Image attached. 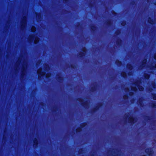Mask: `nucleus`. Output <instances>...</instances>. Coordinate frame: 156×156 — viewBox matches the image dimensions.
<instances>
[{
  "instance_id": "1",
  "label": "nucleus",
  "mask_w": 156,
  "mask_h": 156,
  "mask_svg": "<svg viewBox=\"0 0 156 156\" xmlns=\"http://www.w3.org/2000/svg\"><path fill=\"white\" fill-rule=\"evenodd\" d=\"M140 83L141 82L139 81L135 82V83L133 84L131 87V90L134 91H136L137 90V88L136 87H137L138 88L140 91L143 90L144 89L143 87L140 85Z\"/></svg>"
},
{
  "instance_id": "2",
  "label": "nucleus",
  "mask_w": 156,
  "mask_h": 156,
  "mask_svg": "<svg viewBox=\"0 0 156 156\" xmlns=\"http://www.w3.org/2000/svg\"><path fill=\"white\" fill-rule=\"evenodd\" d=\"M34 39V42L35 44H36L39 41V38L37 37H35L34 35H32L29 36V40L30 41H31Z\"/></svg>"
},
{
  "instance_id": "3",
  "label": "nucleus",
  "mask_w": 156,
  "mask_h": 156,
  "mask_svg": "<svg viewBox=\"0 0 156 156\" xmlns=\"http://www.w3.org/2000/svg\"><path fill=\"white\" fill-rule=\"evenodd\" d=\"M41 71V69H39L37 71V73L38 75V77L40 79H41V76L44 75L45 74V73L44 72H42Z\"/></svg>"
},
{
  "instance_id": "4",
  "label": "nucleus",
  "mask_w": 156,
  "mask_h": 156,
  "mask_svg": "<svg viewBox=\"0 0 156 156\" xmlns=\"http://www.w3.org/2000/svg\"><path fill=\"white\" fill-rule=\"evenodd\" d=\"M26 23V17H23L21 22V27L23 28L24 27Z\"/></svg>"
},
{
  "instance_id": "5",
  "label": "nucleus",
  "mask_w": 156,
  "mask_h": 156,
  "mask_svg": "<svg viewBox=\"0 0 156 156\" xmlns=\"http://www.w3.org/2000/svg\"><path fill=\"white\" fill-rule=\"evenodd\" d=\"M145 151L150 156H151L153 153V150L151 148L147 149L145 150Z\"/></svg>"
},
{
  "instance_id": "6",
  "label": "nucleus",
  "mask_w": 156,
  "mask_h": 156,
  "mask_svg": "<svg viewBox=\"0 0 156 156\" xmlns=\"http://www.w3.org/2000/svg\"><path fill=\"white\" fill-rule=\"evenodd\" d=\"M27 67V62L26 61H24L23 63V68H22V74L23 75H24V70H25L26 68Z\"/></svg>"
},
{
  "instance_id": "7",
  "label": "nucleus",
  "mask_w": 156,
  "mask_h": 156,
  "mask_svg": "<svg viewBox=\"0 0 156 156\" xmlns=\"http://www.w3.org/2000/svg\"><path fill=\"white\" fill-rule=\"evenodd\" d=\"M56 78L60 82H61L63 80V78L61 77V75L60 74H58L57 75Z\"/></svg>"
},
{
  "instance_id": "8",
  "label": "nucleus",
  "mask_w": 156,
  "mask_h": 156,
  "mask_svg": "<svg viewBox=\"0 0 156 156\" xmlns=\"http://www.w3.org/2000/svg\"><path fill=\"white\" fill-rule=\"evenodd\" d=\"M149 68L151 69H156V64L154 65L153 64H152Z\"/></svg>"
},
{
  "instance_id": "9",
  "label": "nucleus",
  "mask_w": 156,
  "mask_h": 156,
  "mask_svg": "<svg viewBox=\"0 0 156 156\" xmlns=\"http://www.w3.org/2000/svg\"><path fill=\"white\" fill-rule=\"evenodd\" d=\"M134 121V119L132 117H129V122L130 123H132Z\"/></svg>"
},
{
  "instance_id": "10",
  "label": "nucleus",
  "mask_w": 156,
  "mask_h": 156,
  "mask_svg": "<svg viewBox=\"0 0 156 156\" xmlns=\"http://www.w3.org/2000/svg\"><path fill=\"white\" fill-rule=\"evenodd\" d=\"M148 22L151 24H153L154 23V22L150 18H149L148 20Z\"/></svg>"
},
{
  "instance_id": "11",
  "label": "nucleus",
  "mask_w": 156,
  "mask_h": 156,
  "mask_svg": "<svg viewBox=\"0 0 156 156\" xmlns=\"http://www.w3.org/2000/svg\"><path fill=\"white\" fill-rule=\"evenodd\" d=\"M82 51L83 52V54H82L81 53H80V54L81 56H83L85 55V53L86 52V49L85 48H83Z\"/></svg>"
},
{
  "instance_id": "12",
  "label": "nucleus",
  "mask_w": 156,
  "mask_h": 156,
  "mask_svg": "<svg viewBox=\"0 0 156 156\" xmlns=\"http://www.w3.org/2000/svg\"><path fill=\"white\" fill-rule=\"evenodd\" d=\"M44 67L45 68V70L46 71H48L49 70V67L48 65H47V64H45L44 65Z\"/></svg>"
},
{
  "instance_id": "13",
  "label": "nucleus",
  "mask_w": 156,
  "mask_h": 156,
  "mask_svg": "<svg viewBox=\"0 0 156 156\" xmlns=\"http://www.w3.org/2000/svg\"><path fill=\"white\" fill-rule=\"evenodd\" d=\"M142 100L141 99H140L139 100V103L140 105L141 106H142Z\"/></svg>"
},
{
  "instance_id": "14",
  "label": "nucleus",
  "mask_w": 156,
  "mask_h": 156,
  "mask_svg": "<svg viewBox=\"0 0 156 156\" xmlns=\"http://www.w3.org/2000/svg\"><path fill=\"white\" fill-rule=\"evenodd\" d=\"M37 143V141L36 139L34 141V146H35V145L36 146Z\"/></svg>"
},
{
  "instance_id": "15",
  "label": "nucleus",
  "mask_w": 156,
  "mask_h": 156,
  "mask_svg": "<svg viewBox=\"0 0 156 156\" xmlns=\"http://www.w3.org/2000/svg\"><path fill=\"white\" fill-rule=\"evenodd\" d=\"M116 63L117 65L118 66H120L121 64V62L119 61H116Z\"/></svg>"
},
{
  "instance_id": "16",
  "label": "nucleus",
  "mask_w": 156,
  "mask_h": 156,
  "mask_svg": "<svg viewBox=\"0 0 156 156\" xmlns=\"http://www.w3.org/2000/svg\"><path fill=\"white\" fill-rule=\"evenodd\" d=\"M144 76L146 79H148L149 77V76L147 74H145L144 75Z\"/></svg>"
},
{
  "instance_id": "17",
  "label": "nucleus",
  "mask_w": 156,
  "mask_h": 156,
  "mask_svg": "<svg viewBox=\"0 0 156 156\" xmlns=\"http://www.w3.org/2000/svg\"><path fill=\"white\" fill-rule=\"evenodd\" d=\"M31 31L32 32H34L36 30V28L34 27H33L31 29Z\"/></svg>"
},
{
  "instance_id": "18",
  "label": "nucleus",
  "mask_w": 156,
  "mask_h": 156,
  "mask_svg": "<svg viewBox=\"0 0 156 156\" xmlns=\"http://www.w3.org/2000/svg\"><path fill=\"white\" fill-rule=\"evenodd\" d=\"M127 67L130 69H132V67L130 64L128 65L127 66Z\"/></svg>"
},
{
  "instance_id": "19",
  "label": "nucleus",
  "mask_w": 156,
  "mask_h": 156,
  "mask_svg": "<svg viewBox=\"0 0 156 156\" xmlns=\"http://www.w3.org/2000/svg\"><path fill=\"white\" fill-rule=\"evenodd\" d=\"M122 75L123 77H125L126 76V74L125 72H122Z\"/></svg>"
},
{
  "instance_id": "20",
  "label": "nucleus",
  "mask_w": 156,
  "mask_h": 156,
  "mask_svg": "<svg viewBox=\"0 0 156 156\" xmlns=\"http://www.w3.org/2000/svg\"><path fill=\"white\" fill-rule=\"evenodd\" d=\"M152 97L153 99L156 100V95L154 94H152Z\"/></svg>"
},
{
  "instance_id": "21",
  "label": "nucleus",
  "mask_w": 156,
  "mask_h": 156,
  "mask_svg": "<svg viewBox=\"0 0 156 156\" xmlns=\"http://www.w3.org/2000/svg\"><path fill=\"white\" fill-rule=\"evenodd\" d=\"M22 60V58H19L18 60V61H17V64H18L20 62V61H21Z\"/></svg>"
},
{
  "instance_id": "22",
  "label": "nucleus",
  "mask_w": 156,
  "mask_h": 156,
  "mask_svg": "<svg viewBox=\"0 0 156 156\" xmlns=\"http://www.w3.org/2000/svg\"><path fill=\"white\" fill-rule=\"evenodd\" d=\"M36 17L37 18L38 17L39 18V19H40V17H41L40 15L39 14H36Z\"/></svg>"
},
{
  "instance_id": "23",
  "label": "nucleus",
  "mask_w": 156,
  "mask_h": 156,
  "mask_svg": "<svg viewBox=\"0 0 156 156\" xmlns=\"http://www.w3.org/2000/svg\"><path fill=\"white\" fill-rule=\"evenodd\" d=\"M79 101L81 102V104L82 105H84V103L83 102V100L81 99H79Z\"/></svg>"
},
{
  "instance_id": "24",
  "label": "nucleus",
  "mask_w": 156,
  "mask_h": 156,
  "mask_svg": "<svg viewBox=\"0 0 156 156\" xmlns=\"http://www.w3.org/2000/svg\"><path fill=\"white\" fill-rule=\"evenodd\" d=\"M147 62V60L146 59H144V60L143 61V64L142 65H143L144 64H145Z\"/></svg>"
},
{
  "instance_id": "25",
  "label": "nucleus",
  "mask_w": 156,
  "mask_h": 156,
  "mask_svg": "<svg viewBox=\"0 0 156 156\" xmlns=\"http://www.w3.org/2000/svg\"><path fill=\"white\" fill-rule=\"evenodd\" d=\"M51 76V74L50 73H48L46 75V77H48Z\"/></svg>"
},
{
  "instance_id": "26",
  "label": "nucleus",
  "mask_w": 156,
  "mask_h": 156,
  "mask_svg": "<svg viewBox=\"0 0 156 156\" xmlns=\"http://www.w3.org/2000/svg\"><path fill=\"white\" fill-rule=\"evenodd\" d=\"M152 86H153V88H154L156 87V86H155V84L154 83H152Z\"/></svg>"
},
{
  "instance_id": "27",
  "label": "nucleus",
  "mask_w": 156,
  "mask_h": 156,
  "mask_svg": "<svg viewBox=\"0 0 156 156\" xmlns=\"http://www.w3.org/2000/svg\"><path fill=\"white\" fill-rule=\"evenodd\" d=\"M41 62V61H39L38 62H37V65H38V64H40Z\"/></svg>"
},
{
  "instance_id": "28",
  "label": "nucleus",
  "mask_w": 156,
  "mask_h": 156,
  "mask_svg": "<svg viewBox=\"0 0 156 156\" xmlns=\"http://www.w3.org/2000/svg\"><path fill=\"white\" fill-rule=\"evenodd\" d=\"M81 129L80 128H78L76 129L77 132H79L81 130Z\"/></svg>"
},
{
  "instance_id": "29",
  "label": "nucleus",
  "mask_w": 156,
  "mask_h": 156,
  "mask_svg": "<svg viewBox=\"0 0 156 156\" xmlns=\"http://www.w3.org/2000/svg\"><path fill=\"white\" fill-rule=\"evenodd\" d=\"M86 125V124L85 123H83V124H82L81 126H82V127H84Z\"/></svg>"
},
{
  "instance_id": "30",
  "label": "nucleus",
  "mask_w": 156,
  "mask_h": 156,
  "mask_svg": "<svg viewBox=\"0 0 156 156\" xmlns=\"http://www.w3.org/2000/svg\"><path fill=\"white\" fill-rule=\"evenodd\" d=\"M125 24L126 23H125V22H123L122 23V25L123 26H124L125 25Z\"/></svg>"
},
{
  "instance_id": "31",
  "label": "nucleus",
  "mask_w": 156,
  "mask_h": 156,
  "mask_svg": "<svg viewBox=\"0 0 156 156\" xmlns=\"http://www.w3.org/2000/svg\"><path fill=\"white\" fill-rule=\"evenodd\" d=\"M155 103H153V105H152V106L153 107H155Z\"/></svg>"
},
{
  "instance_id": "32",
  "label": "nucleus",
  "mask_w": 156,
  "mask_h": 156,
  "mask_svg": "<svg viewBox=\"0 0 156 156\" xmlns=\"http://www.w3.org/2000/svg\"><path fill=\"white\" fill-rule=\"evenodd\" d=\"M154 58L155 59H156V54H154Z\"/></svg>"
},
{
  "instance_id": "33",
  "label": "nucleus",
  "mask_w": 156,
  "mask_h": 156,
  "mask_svg": "<svg viewBox=\"0 0 156 156\" xmlns=\"http://www.w3.org/2000/svg\"><path fill=\"white\" fill-rule=\"evenodd\" d=\"M152 89L151 90V89H149V90L150 92H151L152 91Z\"/></svg>"
},
{
  "instance_id": "34",
  "label": "nucleus",
  "mask_w": 156,
  "mask_h": 156,
  "mask_svg": "<svg viewBox=\"0 0 156 156\" xmlns=\"http://www.w3.org/2000/svg\"><path fill=\"white\" fill-rule=\"evenodd\" d=\"M133 94H132L131 92L130 93V95H132Z\"/></svg>"
},
{
  "instance_id": "35",
  "label": "nucleus",
  "mask_w": 156,
  "mask_h": 156,
  "mask_svg": "<svg viewBox=\"0 0 156 156\" xmlns=\"http://www.w3.org/2000/svg\"><path fill=\"white\" fill-rule=\"evenodd\" d=\"M79 152L80 153H81L80 150L79 151Z\"/></svg>"
},
{
  "instance_id": "36",
  "label": "nucleus",
  "mask_w": 156,
  "mask_h": 156,
  "mask_svg": "<svg viewBox=\"0 0 156 156\" xmlns=\"http://www.w3.org/2000/svg\"><path fill=\"white\" fill-rule=\"evenodd\" d=\"M126 90V91H129V89H127V90Z\"/></svg>"
},
{
  "instance_id": "37",
  "label": "nucleus",
  "mask_w": 156,
  "mask_h": 156,
  "mask_svg": "<svg viewBox=\"0 0 156 156\" xmlns=\"http://www.w3.org/2000/svg\"><path fill=\"white\" fill-rule=\"evenodd\" d=\"M131 73V74H129V75H132V73L131 72V73Z\"/></svg>"
},
{
  "instance_id": "38",
  "label": "nucleus",
  "mask_w": 156,
  "mask_h": 156,
  "mask_svg": "<svg viewBox=\"0 0 156 156\" xmlns=\"http://www.w3.org/2000/svg\"><path fill=\"white\" fill-rule=\"evenodd\" d=\"M127 98V96H126V98H125V99H126V98Z\"/></svg>"
}]
</instances>
